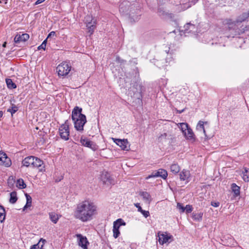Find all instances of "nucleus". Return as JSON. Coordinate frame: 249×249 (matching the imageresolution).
Segmentation results:
<instances>
[{"label": "nucleus", "mask_w": 249, "mask_h": 249, "mask_svg": "<svg viewBox=\"0 0 249 249\" xmlns=\"http://www.w3.org/2000/svg\"><path fill=\"white\" fill-rule=\"evenodd\" d=\"M97 213V207L94 202L91 200H85L77 204L74 212V216L85 222L92 220Z\"/></svg>", "instance_id": "nucleus-1"}, {"label": "nucleus", "mask_w": 249, "mask_h": 249, "mask_svg": "<svg viewBox=\"0 0 249 249\" xmlns=\"http://www.w3.org/2000/svg\"><path fill=\"white\" fill-rule=\"evenodd\" d=\"M119 11L124 15H129L131 22L138 21L142 14L140 8L133 4L130 5L128 1H124L120 4Z\"/></svg>", "instance_id": "nucleus-2"}, {"label": "nucleus", "mask_w": 249, "mask_h": 249, "mask_svg": "<svg viewBox=\"0 0 249 249\" xmlns=\"http://www.w3.org/2000/svg\"><path fill=\"white\" fill-rule=\"evenodd\" d=\"M82 109L75 107L71 113V119L74 123L75 129L82 133L84 130V126L87 122L86 117L82 114Z\"/></svg>", "instance_id": "nucleus-3"}, {"label": "nucleus", "mask_w": 249, "mask_h": 249, "mask_svg": "<svg viewBox=\"0 0 249 249\" xmlns=\"http://www.w3.org/2000/svg\"><path fill=\"white\" fill-rule=\"evenodd\" d=\"M71 70V66L67 62H63L56 67L58 75L64 76L68 74Z\"/></svg>", "instance_id": "nucleus-4"}, {"label": "nucleus", "mask_w": 249, "mask_h": 249, "mask_svg": "<svg viewBox=\"0 0 249 249\" xmlns=\"http://www.w3.org/2000/svg\"><path fill=\"white\" fill-rule=\"evenodd\" d=\"M59 135L61 139L65 141L69 140L70 135L69 126L66 122L62 124L59 128Z\"/></svg>", "instance_id": "nucleus-5"}, {"label": "nucleus", "mask_w": 249, "mask_h": 249, "mask_svg": "<svg viewBox=\"0 0 249 249\" xmlns=\"http://www.w3.org/2000/svg\"><path fill=\"white\" fill-rule=\"evenodd\" d=\"M85 20L87 23V27L89 30V33L90 35H92L95 28L96 24V20L92 19L90 16L88 15L85 18Z\"/></svg>", "instance_id": "nucleus-6"}, {"label": "nucleus", "mask_w": 249, "mask_h": 249, "mask_svg": "<svg viewBox=\"0 0 249 249\" xmlns=\"http://www.w3.org/2000/svg\"><path fill=\"white\" fill-rule=\"evenodd\" d=\"M122 225H125V223L124 221L122 219H118L113 223V237L115 238H117L120 235L119 228Z\"/></svg>", "instance_id": "nucleus-7"}, {"label": "nucleus", "mask_w": 249, "mask_h": 249, "mask_svg": "<svg viewBox=\"0 0 249 249\" xmlns=\"http://www.w3.org/2000/svg\"><path fill=\"white\" fill-rule=\"evenodd\" d=\"M112 140L123 150L128 151L130 149V144L127 139L112 138Z\"/></svg>", "instance_id": "nucleus-8"}, {"label": "nucleus", "mask_w": 249, "mask_h": 249, "mask_svg": "<svg viewBox=\"0 0 249 249\" xmlns=\"http://www.w3.org/2000/svg\"><path fill=\"white\" fill-rule=\"evenodd\" d=\"M101 179L103 183L107 186L114 184V180L110 177V175L107 172H103L101 176Z\"/></svg>", "instance_id": "nucleus-9"}, {"label": "nucleus", "mask_w": 249, "mask_h": 249, "mask_svg": "<svg viewBox=\"0 0 249 249\" xmlns=\"http://www.w3.org/2000/svg\"><path fill=\"white\" fill-rule=\"evenodd\" d=\"M80 142L83 146L90 148L93 151H96L98 148L97 145L95 143L89 141L86 138L82 137L80 140Z\"/></svg>", "instance_id": "nucleus-10"}, {"label": "nucleus", "mask_w": 249, "mask_h": 249, "mask_svg": "<svg viewBox=\"0 0 249 249\" xmlns=\"http://www.w3.org/2000/svg\"><path fill=\"white\" fill-rule=\"evenodd\" d=\"M75 236L77 238L78 245L83 249H87L89 243L87 237L81 234H76Z\"/></svg>", "instance_id": "nucleus-11"}, {"label": "nucleus", "mask_w": 249, "mask_h": 249, "mask_svg": "<svg viewBox=\"0 0 249 249\" xmlns=\"http://www.w3.org/2000/svg\"><path fill=\"white\" fill-rule=\"evenodd\" d=\"M33 161L34 162L32 163L33 167L37 168L39 172H44L45 171L43 161L38 158L34 157Z\"/></svg>", "instance_id": "nucleus-12"}, {"label": "nucleus", "mask_w": 249, "mask_h": 249, "mask_svg": "<svg viewBox=\"0 0 249 249\" xmlns=\"http://www.w3.org/2000/svg\"><path fill=\"white\" fill-rule=\"evenodd\" d=\"M0 164L5 167H9L11 165L10 159L3 152H0Z\"/></svg>", "instance_id": "nucleus-13"}, {"label": "nucleus", "mask_w": 249, "mask_h": 249, "mask_svg": "<svg viewBox=\"0 0 249 249\" xmlns=\"http://www.w3.org/2000/svg\"><path fill=\"white\" fill-rule=\"evenodd\" d=\"M159 242L160 244L163 245L168 242L169 240L172 237L171 235H168L166 233H162L160 232L158 233Z\"/></svg>", "instance_id": "nucleus-14"}, {"label": "nucleus", "mask_w": 249, "mask_h": 249, "mask_svg": "<svg viewBox=\"0 0 249 249\" xmlns=\"http://www.w3.org/2000/svg\"><path fill=\"white\" fill-rule=\"evenodd\" d=\"M29 38V35L27 34H22L21 35H17L14 38L15 43H18L20 41H25Z\"/></svg>", "instance_id": "nucleus-15"}, {"label": "nucleus", "mask_w": 249, "mask_h": 249, "mask_svg": "<svg viewBox=\"0 0 249 249\" xmlns=\"http://www.w3.org/2000/svg\"><path fill=\"white\" fill-rule=\"evenodd\" d=\"M140 196L142 197V199L145 202L149 204L152 201V197L151 195L147 192H141Z\"/></svg>", "instance_id": "nucleus-16"}, {"label": "nucleus", "mask_w": 249, "mask_h": 249, "mask_svg": "<svg viewBox=\"0 0 249 249\" xmlns=\"http://www.w3.org/2000/svg\"><path fill=\"white\" fill-rule=\"evenodd\" d=\"M34 156H29L25 158L22 161L23 166L26 167L32 166V163L34 162Z\"/></svg>", "instance_id": "nucleus-17"}, {"label": "nucleus", "mask_w": 249, "mask_h": 249, "mask_svg": "<svg viewBox=\"0 0 249 249\" xmlns=\"http://www.w3.org/2000/svg\"><path fill=\"white\" fill-rule=\"evenodd\" d=\"M190 172L188 170L183 169L180 173V179L181 180L188 182V179L190 177Z\"/></svg>", "instance_id": "nucleus-18"}, {"label": "nucleus", "mask_w": 249, "mask_h": 249, "mask_svg": "<svg viewBox=\"0 0 249 249\" xmlns=\"http://www.w3.org/2000/svg\"><path fill=\"white\" fill-rule=\"evenodd\" d=\"M49 216L51 221L54 224H56L58 222L59 218L61 216V215L58 214L54 212H50L49 213Z\"/></svg>", "instance_id": "nucleus-19"}, {"label": "nucleus", "mask_w": 249, "mask_h": 249, "mask_svg": "<svg viewBox=\"0 0 249 249\" xmlns=\"http://www.w3.org/2000/svg\"><path fill=\"white\" fill-rule=\"evenodd\" d=\"M207 124V122H203V121H199V122L198 123V124L196 125V129L198 131H202L203 134H204L205 137L206 138L207 135L206 134V131H205V129L204 126V124Z\"/></svg>", "instance_id": "nucleus-20"}, {"label": "nucleus", "mask_w": 249, "mask_h": 249, "mask_svg": "<svg viewBox=\"0 0 249 249\" xmlns=\"http://www.w3.org/2000/svg\"><path fill=\"white\" fill-rule=\"evenodd\" d=\"M183 135L188 140H193L195 139L194 134L190 127H189L188 130L185 132H184V133H183Z\"/></svg>", "instance_id": "nucleus-21"}, {"label": "nucleus", "mask_w": 249, "mask_h": 249, "mask_svg": "<svg viewBox=\"0 0 249 249\" xmlns=\"http://www.w3.org/2000/svg\"><path fill=\"white\" fill-rule=\"evenodd\" d=\"M183 28L184 29H182V31H183L184 33H189L195 29V26L193 24L188 23L184 26Z\"/></svg>", "instance_id": "nucleus-22"}, {"label": "nucleus", "mask_w": 249, "mask_h": 249, "mask_svg": "<svg viewBox=\"0 0 249 249\" xmlns=\"http://www.w3.org/2000/svg\"><path fill=\"white\" fill-rule=\"evenodd\" d=\"M231 188L235 196H237L240 195V187L238 186L235 183H232L231 185Z\"/></svg>", "instance_id": "nucleus-23"}, {"label": "nucleus", "mask_w": 249, "mask_h": 249, "mask_svg": "<svg viewBox=\"0 0 249 249\" xmlns=\"http://www.w3.org/2000/svg\"><path fill=\"white\" fill-rule=\"evenodd\" d=\"M16 186L19 189H24L26 187V185L22 178L18 179L16 182Z\"/></svg>", "instance_id": "nucleus-24"}, {"label": "nucleus", "mask_w": 249, "mask_h": 249, "mask_svg": "<svg viewBox=\"0 0 249 249\" xmlns=\"http://www.w3.org/2000/svg\"><path fill=\"white\" fill-rule=\"evenodd\" d=\"M177 125L180 129L183 134L184 133V132H185L189 128L188 124L185 123H178Z\"/></svg>", "instance_id": "nucleus-25"}, {"label": "nucleus", "mask_w": 249, "mask_h": 249, "mask_svg": "<svg viewBox=\"0 0 249 249\" xmlns=\"http://www.w3.org/2000/svg\"><path fill=\"white\" fill-rule=\"evenodd\" d=\"M180 170V167L177 164H172L170 166V170L173 173L176 174L178 173Z\"/></svg>", "instance_id": "nucleus-26"}, {"label": "nucleus", "mask_w": 249, "mask_h": 249, "mask_svg": "<svg viewBox=\"0 0 249 249\" xmlns=\"http://www.w3.org/2000/svg\"><path fill=\"white\" fill-rule=\"evenodd\" d=\"M243 179L245 182L249 181V169L247 168H244V171L243 172Z\"/></svg>", "instance_id": "nucleus-27"}, {"label": "nucleus", "mask_w": 249, "mask_h": 249, "mask_svg": "<svg viewBox=\"0 0 249 249\" xmlns=\"http://www.w3.org/2000/svg\"><path fill=\"white\" fill-rule=\"evenodd\" d=\"M18 200V197L17 196V193L15 191H13L10 193V198L9 199V202L12 204H14Z\"/></svg>", "instance_id": "nucleus-28"}, {"label": "nucleus", "mask_w": 249, "mask_h": 249, "mask_svg": "<svg viewBox=\"0 0 249 249\" xmlns=\"http://www.w3.org/2000/svg\"><path fill=\"white\" fill-rule=\"evenodd\" d=\"M25 196L26 198V204L23 208V211L25 210L27 208L31 207L32 204V197L31 196L27 194L25 195Z\"/></svg>", "instance_id": "nucleus-29"}, {"label": "nucleus", "mask_w": 249, "mask_h": 249, "mask_svg": "<svg viewBox=\"0 0 249 249\" xmlns=\"http://www.w3.org/2000/svg\"><path fill=\"white\" fill-rule=\"evenodd\" d=\"M6 83L7 87L10 89H14L16 88L17 86L15 83H14L11 79H6Z\"/></svg>", "instance_id": "nucleus-30"}, {"label": "nucleus", "mask_w": 249, "mask_h": 249, "mask_svg": "<svg viewBox=\"0 0 249 249\" xmlns=\"http://www.w3.org/2000/svg\"><path fill=\"white\" fill-rule=\"evenodd\" d=\"M5 217V211L3 207L0 205V222L2 223Z\"/></svg>", "instance_id": "nucleus-31"}, {"label": "nucleus", "mask_w": 249, "mask_h": 249, "mask_svg": "<svg viewBox=\"0 0 249 249\" xmlns=\"http://www.w3.org/2000/svg\"><path fill=\"white\" fill-rule=\"evenodd\" d=\"M203 213H192V218L195 220L197 221H201L202 218Z\"/></svg>", "instance_id": "nucleus-32"}, {"label": "nucleus", "mask_w": 249, "mask_h": 249, "mask_svg": "<svg viewBox=\"0 0 249 249\" xmlns=\"http://www.w3.org/2000/svg\"><path fill=\"white\" fill-rule=\"evenodd\" d=\"M158 171L159 173V177H161L163 179H166L168 176L167 172L162 169H160Z\"/></svg>", "instance_id": "nucleus-33"}, {"label": "nucleus", "mask_w": 249, "mask_h": 249, "mask_svg": "<svg viewBox=\"0 0 249 249\" xmlns=\"http://www.w3.org/2000/svg\"><path fill=\"white\" fill-rule=\"evenodd\" d=\"M248 18V16L247 14L246 13H244L238 18L237 19V22H242L245 21Z\"/></svg>", "instance_id": "nucleus-34"}, {"label": "nucleus", "mask_w": 249, "mask_h": 249, "mask_svg": "<svg viewBox=\"0 0 249 249\" xmlns=\"http://www.w3.org/2000/svg\"><path fill=\"white\" fill-rule=\"evenodd\" d=\"M18 110V107L16 106L13 105L11 108H9L7 110L8 112H10L12 115H13L15 113H16Z\"/></svg>", "instance_id": "nucleus-35"}, {"label": "nucleus", "mask_w": 249, "mask_h": 249, "mask_svg": "<svg viewBox=\"0 0 249 249\" xmlns=\"http://www.w3.org/2000/svg\"><path fill=\"white\" fill-rule=\"evenodd\" d=\"M159 177V171L153 172L151 175H149L145 178L146 179H148L150 178H156Z\"/></svg>", "instance_id": "nucleus-36"}, {"label": "nucleus", "mask_w": 249, "mask_h": 249, "mask_svg": "<svg viewBox=\"0 0 249 249\" xmlns=\"http://www.w3.org/2000/svg\"><path fill=\"white\" fill-rule=\"evenodd\" d=\"M168 135L166 133H164L163 134H161L159 137H158V140L159 142H162L164 140H165Z\"/></svg>", "instance_id": "nucleus-37"}, {"label": "nucleus", "mask_w": 249, "mask_h": 249, "mask_svg": "<svg viewBox=\"0 0 249 249\" xmlns=\"http://www.w3.org/2000/svg\"><path fill=\"white\" fill-rule=\"evenodd\" d=\"M193 211V207L191 205H187L185 207V212L186 213H189Z\"/></svg>", "instance_id": "nucleus-38"}, {"label": "nucleus", "mask_w": 249, "mask_h": 249, "mask_svg": "<svg viewBox=\"0 0 249 249\" xmlns=\"http://www.w3.org/2000/svg\"><path fill=\"white\" fill-rule=\"evenodd\" d=\"M47 40V38H46L45 40H44V41L42 43V44L38 47V48H37L38 50H39L40 49H43V50L45 49V48L46 46Z\"/></svg>", "instance_id": "nucleus-39"}, {"label": "nucleus", "mask_w": 249, "mask_h": 249, "mask_svg": "<svg viewBox=\"0 0 249 249\" xmlns=\"http://www.w3.org/2000/svg\"><path fill=\"white\" fill-rule=\"evenodd\" d=\"M177 208L180 210V213L185 212V207L180 203H177Z\"/></svg>", "instance_id": "nucleus-40"}, {"label": "nucleus", "mask_w": 249, "mask_h": 249, "mask_svg": "<svg viewBox=\"0 0 249 249\" xmlns=\"http://www.w3.org/2000/svg\"><path fill=\"white\" fill-rule=\"evenodd\" d=\"M8 186L11 187L13 185L14 180L13 177H10L8 179Z\"/></svg>", "instance_id": "nucleus-41"}, {"label": "nucleus", "mask_w": 249, "mask_h": 249, "mask_svg": "<svg viewBox=\"0 0 249 249\" xmlns=\"http://www.w3.org/2000/svg\"><path fill=\"white\" fill-rule=\"evenodd\" d=\"M43 245H41V246H40L39 245V243L36 244V245H34L32 248L31 249H43Z\"/></svg>", "instance_id": "nucleus-42"}, {"label": "nucleus", "mask_w": 249, "mask_h": 249, "mask_svg": "<svg viewBox=\"0 0 249 249\" xmlns=\"http://www.w3.org/2000/svg\"><path fill=\"white\" fill-rule=\"evenodd\" d=\"M140 213H141L145 218L147 217L150 215L149 212L148 211L142 210V211H141Z\"/></svg>", "instance_id": "nucleus-43"}, {"label": "nucleus", "mask_w": 249, "mask_h": 249, "mask_svg": "<svg viewBox=\"0 0 249 249\" xmlns=\"http://www.w3.org/2000/svg\"><path fill=\"white\" fill-rule=\"evenodd\" d=\"M158 13L160 16H164L166 14L165 11L162 10L161 8H159L158 10Z\"/></svg>", "instance_id": "nucleus-44"}, {"label": "nucleus", "mask_w": 249, "mask_h": 249, "mask_svg": "<svg viewBox=\"0 0 249 249\" xmlns=\"http://www.w3.org/2000/svg\"><path fill=\"white\" fill-rule=\"evenodd\" d=\"M135 206L138 208V211L140 212L141 211H142V208L140 206V203H137L134 204Z\"/></svg>", "instance_id": "nucleus-45"}, {"label": "nucleus", "mask_w": 249, "mask_h": 249, "mask_svg": "<svg viewBox=\"0 0 249 249\" xmlns=\"http://www.w3.org/2000/svg\"><path fill=\"white\" fill-rule=\"evenodd\" d=\"M211 205L214 207H217L219 206L220 203L218 202H212Z\"/></svg>", "instance_id": "nucleus-46"}, {"label": "nucleus", "mask_w": 249, "mask_h": 249, "mask_svg": "<svg viewBox=\"0 0 249 249\" xmlns=\"http://www.w3.org/2000/svg\"><path fill=\"white\" fill-rule=\"evenodd\" d=\"M116 60L118 63H123L124 61L123 59H122L120 57L117 56L116 58Z\"/></svg>", "instance_id": "nucleus-47"}, {"label": "nucleus", "mask_w": 249, "mask_h": 249, "mask_svg": "<svg viewBox=\"0 0 249 249\" xmlns=\"http://www.w3.org/2000/svg\"><path fill=\"white\" fill-rule=\"evenodd\" d=\"M55 35V33L53 31L51 32L48 36L47 39L51 36H53Z\"/></svg>", "instance_id": "nucleus-48"}, {"label": "nucleus", "mask_w": 249, "mask_h": 249, "mask_svg": "<svg viewBox=\"0 0 249 249\" xmlns=\"http://www.w3.org/2000/svg\"><path fill=\"white\" fill-rule=\"evenodd\" d=\"M45 0H37L36 2H35V5H37V4H40V3H42L43 2H44Z\"/></svg>", "instance_id": "nucleus-49"}, {"label": "nucleus", "mask_w": 249, "mask_h": 249, "mask_svg": "<svg viewBox=\"0 0 249 249\" xmlns=\"http://www.w3.org/2000/svg\"><path fill=\"white\" fill-rule=\"evenodd\" d=\"M185 110V109H183L182 110H179L177 109V112L178 113H181Z\"/></svg>", "instance_id": "nucleus-50"}, {"label": "nucleus", "mask_w": 249, "mask_h": 249, "mask_svg": "<svg viewBox=\"0 0 249 249\" xmlns=\"http://www.w3.org/2000/svg\"><path fill=\"white\" fill-rule=\"evenodd\" d=\"M2 115H3V112L2 111L0 110V118H1L2 117Z\"/></svg>", "instance_id": "nucleus-51"}, {"label": "nucleus", "mask_w": 249, "mask_h": 249, "mask_svg": "<svg viewBox=\"0 0 249 249\" xmlns=\"http://www.w3.org/2000/svg\"><path fill=\"white\" fill-rule=\"evenodd\" d=\"M6 42H5L3 44L2 46H3V47H6Z\"/></svg>", "instance_id": "nucleus-52"}, {"label": "nucleus", "mask_w": 249, "mask_h": 249, "mask_svg": "<svg viewBox=\"0 0 249 249\" xmlns=\"http://www.w3.org/2000/svg\"><path fill=\"white\" fill-rule=\"evenodd\" d=\"M0 3H5V1L3 0H0Z\"/></svg>", "instance_id": "nucleus-53"}, {"label": "nucleus", "mask_w": 249, "mask_h": 249, "mask_svg": "<svg viewBox=\"0 0 249 249\" xmlns=\"http://www.w3.org/2000/svg\"><path fill=\"white\" fill-rule=\"evenodd\" d=\"M42 241L43 243H44V242H45V240H43L42 239H41L40 240V242L41 241Z\"/></svg>", "instance_id": "nucleus-54"}, {"label": "nucleus", "mask_w": 249, "mask_h": 249, "mask_svg": "<svg viewBox=\"0 0 249 249\" xmlns=\"http://www.w3.org/2000/svg\"><path fill=\"white\" fill-rule=\"evenodd\" d=\"M246 13L247 14L248 18H249V11Z\"/></svg>", "instance_id": "nucleus-55"}, {"label": "nucleus", "mask_w": 249, "mask_h": 249, "mask_svg": "<svg viewBox=\"0 0 249 249\" xmlns=\"http://www.w3.org/2000/svg\"><path fill=\"white\" fill-rule=\"evenodd\" d=\"M3 0L5 1V3H7V2H6L7 0Z\"/></svg>", "instance_id": "nucleus-56"}]
</instances>
